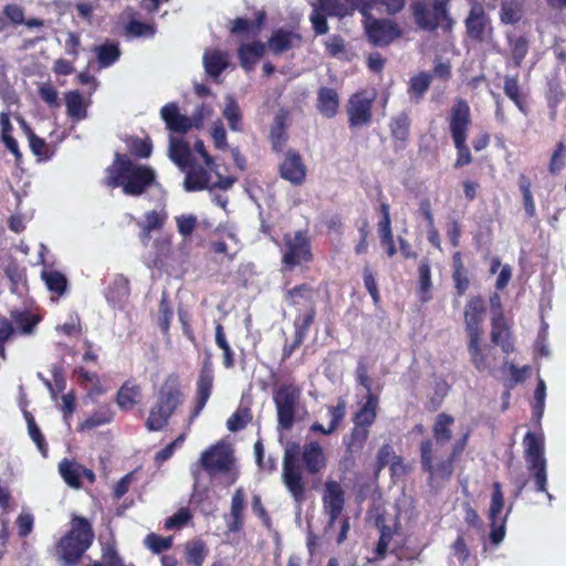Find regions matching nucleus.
Here are the masks:
<instances>
[{
  "label": "nucleus",
  "instance_id": "7c9ffc66",
  "mask_svg": "<svg viewBox=\"0 0 566 566\" xmlns=\"http://www.w3.org/2000/svg\"><path fill=\"white\" fill-rule=\"evenodd\" d=\"M265 50L266 44L261 41L240 44L237 54L241 67L248 73L254 71L259 60L264 55Z\"/></svg>",
  "mask_w": 566,
  "mask_h": 566
},
{
  "label": "nucleus",
  "instance_id": "c85d7f7f",
  "mask_svg": "<svg viewBox=\"0 0 566 566\" xmlns=\"http://www.w3.org/2000/svg\"><path fill=\"white\" fill-rule=\"evenodd\" d=\"M184 188L186 191L195 192L205 189H210L211 175L208 167H202L195 161L187 166Z\"/></svg>",
  "mask_w": 566,
  "mask_h": 566
},
{
  "label": "nucleus",
  "instance_id": "13d9d810",
  "mask_svg": "<svg viewBox=\"0 0 566 566\" xmlns=\"http://www.w3.org/2000/svg\"><path fill=\"white\" fill-rule=\"evenodd\" d=\"M369 436V430L366 428H361L359 426H355L352 429V432L348 437L344 438V444L346 447V451L349 453H354L363 449L365 442L367 441Z\"/></svg>",
  "mask_w": 566,
  "mask_h": 566
},
{
  "label": "nucleus",
  "instance_id": "b1692460",
  "mask_svg": "<svg viewBox=\"0 0 566 566\" xmlns=\"http://www.w3.org/2000/svg\"><path fill=\"white\" fill-rule=\"evenodd\" d=\"M379 213L380 220L377 223V231L380 244L385 248L387 255L392 258L397 253V249L391 229L390 206L386 201L380 202Z\"/></svg>",
  "mask_w": 566,
  "mask_h": 566
},
{
  "label": "nucleus",
  "instance_id": "052dcab7",
  "mask_svg": "<svg viewBox=\"0 0 566 566\" xmlns=\"http://www.w3.org/2000/svg\"><path fill=\"white\" fill-rule=\"evenodd\" d=\"M155 250L153 256V263L155 266L163 265L164 262L169 258L171 252V240L168 237L157 238L153 242Z\"/></svg>",
  "mask_w": 566,
  "mask_h": 566
},
{
  "label": "nucleus",
  "instance_id": "ea45409f",
  "mask_svg": "<svg viewBox=\"0 0 566 566\" xmlns=\"http://www.w3.org/2000/svg\"><path fill=\"white\" fill-rule=\"evenodd\" d=\"M169 158L181 169L185 170L193 160L189 144L181 138L170 137Z\"/></svg>",
  "mask_w": 566,
  "mask_h": 566
},
{
  "label": "nucleus",
  "instance_id": "79ce46f5",
  "mask_svg": "<svg viewBox=\"0 0 566 566\" xmlns=\"http://www.w3.org/2000/svg\"><path fill=\"white\" fill-rule=\"evenodd\" d=\"M454 418L446 412H441L436 417L432 426V436L438 446H444L452 439V426Z\"/></svg>",
  "mask_w": 566,
  "mask_h": 566
},
{
  "label": "nucleus",
  "instance_id": "aec40b11",
  "mask_svg": "<svg viewBox=\"0 0 566 566\" xmlns=\"http://www.w3.org/2000/svg\"><path fill=\"white\" fill-rule=\"evenodd\" d=\"M491 342L501 347L506 355L514 352V342L504 313H493L491 317Z\"/></svg>",
  "mask_w": 566,
  "mask_h": 566
},
{
  "label": "nucleus",
  "instance_id": "f8f14e48",
  "mask_svg": "<svg viewBox=\"0 0 566 566\" xmlns=\"http://www.w3.org/2000/svg\"><path fill=\"white\" fill-rule=\"evenodd\" d=\"M419 450L421 469L429 474L430 483L436 479L448 481L452 476L455 460L449 455L434 464L432 458L433 443L430 439L422 440Z\"/></svg>",
  "mask_w": 566,
  "mask_h": 566
},
{
  "label": "nucleus",
  "instance_id": "bf43d9fd",
  "mask_svg": "<svg viewBox=\"0 0 566 566\" xmlns=\"http://www.w3.org/2000/svg\"><path fill=\"white\" fill-rule=\"evenodd\" d=\"M127 147L130 155L139 159L149 158L153 153V143L149 137H130L127 140Z\"/></svg>",
  "mask_w": 566,
  "mask_h": 566
},
{
  "label": "nucleus",
  "instance_id": "7ed1b4c3",
  "mask_svg": "<svg viewBox=\"0 0 566 566\" xmlns=\"http://www.w3.org/2000/svg\"><path fill=\"white\" fill-rule=\"evenodd\" d=\"M184 398L179 375L176 373L167 375L155 394V400L149 408L145 421L147 430L160 431L166 428L170 418L184 403Z\"/></svg>",
  "mask_w": 566,
  "mask_h": 566
},
{
  "label": "nucleus",
  "instance_id": "4c0bfd02",
  "mask_svg": "<svg viewBox=\"0 0 566 566\" xmlns=\"http://www.w3.org/2000/svg\"><path fill=\"white\" fill-rule=\"evenodd\" d=\"M209 548L201 538L188 541L184 544V559L187 566H202Z\"/></svg>",
  "mask_w": 566,
  "mask_h": 566
},
{
  "label": "nucleus",
  "instance_id": "6e6d98bb",
  "mask_svg": "<svg viewBox=\"0 0 566 566\" xmlns=\"http://www.w3.org/2000/svg\"><path fill=\"white\" fill-rule=\"evenodd\" d=\"M41 276L51 292L56 293L59 296L66 292L67 279L63 273L59 271H43Z\"/></svg>",
  "mask_w": 566,
  "mask_h": 566
},
{
  "label": "nucleus",
  "instance_id": "37998d69",
  "mask_svg": "<svg viewBox=\"0 0 566 566\" xmlns=\"http://www.w3.org/2000/svg\"><path fill=\"white\" fill-rule=\"evenodd\" d=\"M114 416L115 413L109 406H101L84 421L78 423L77 431H90L97 427L111 423L114 420Z\"/></svg>",
  "mask_w": 566,
  "mask_h": 566
},
{
  "label": "nucleus",
  "instance_id": "a878e982",
  "mask_svg": "<svg viewBox=\"0 0 566 566\" xmlns=\"http://www.w3.org/2000/svg\"><path fill=\"white\" fill-rule=\"evenodd\" d=\"M143 398V388L134 378L123 382L117 390L115 402L122 411H130Z\"/></svg>",
  "mask_w": 566,
  "mask_h": 566
},
{
  "label": "nucleus",
  "instance_id": "58836bf2",
  "mask_svg": "<svg viewBox=\"0 0 566 566\" xmlns=\"http://www.w3.org/2000/svg\"><path fill=\"white\" fill-rule=\"evenodd\" d=\"M67 116L74 122H81L87 117V103L81 92L74 90L64 94Z\"/></svg>",
  "mask_w": 566,
  "mask_h": 566
},
{
  "label": "nucleus",
  "instance_id": "0e129e2a",
  "mask_svg": "<svg viewBox=\"0 0 566 566\" xmlns=\"http://www.w3.org/2000/svg\"><path fill=\"white\" fill-rule=\"evenodd\" d=\"M510 46L514 65L520 67L528 52V41L525 36L510 39Z\"/></svg>",
  "mask_w": 566,
  "mask_h": 566
},
{
  "label": "nucleus",
  "instance_id": "e433bc0d",
  "mask_svg": "<svg viewBox=\"0 0 566 566\" xmlns=\"http://www.w3.org/2000/svg\"><path fill=\"white\" fill-rule=\"evenodd\" d=\"M73 374L77 377L78 384L87 388V395L91 398L99 397L106 392L97 373L88 371L80 366L74 368Z\"/></svg>",
  "mask_w": 566,
  "mask_h": 566
},
{
  "label": "nucleus",
  "instance_id": "864d4df0",
  "mask_svg": "<svg viewBox=\"0 0 566 566\" xmlns=\"http://www.w3.org/2000/svg\"><path fill=\"white\" fill-rule=\"evenodd\" d=\"M412 14L417 25L427 31L437 30V23L432 20L431 11L423 2L412 4Z\"/></svg>",
  "mask_w": 566,
  "mask_h": 566
},
{
  "label": "nucleus",
  "instance_id": "39448f33",
  "mask_svg": "<svg viewBox=\"0 0 566 566\" xmlns=\"http://www.w3.org/2000/svg\"><path fill=\"white\" fill-rule=\"evenodd\" d=\"M94 539V532L87 518L74 516L71 528L56 544V555L64 566H75Z\"/></svg>",
  "mask_w": 566,
  "mask_h": 566
},
{
  "label": "nucleus",
  "instance_id": "c03bdc74",
  "mask_svg": "<svg viewBox=\"0 0 566 566\" xmlns=\"http://www.w3.org/2000/svg\"><path fill=\"white\" fill-rule=\"evenodd\" d=\"M203 65L207 74L217 77L229 65L228 54L220 50H209L203 55Z\"/></svg>",
  "mask_w": 566,
  "mask_h": 566
},
{
  "label": "nucleus",
  "instance_id": "2f4dec72",
  "mask_svg": "<svg viewBox=\"0 0 566 566\" xmlns=\"http://www.w3.org/2000/svg\"><path fill=\"white\" fill-rule=\"evenodd\" d=\"M284 301L294 308H310L316 306L314 300V289L307 283H301L284 292Z\"/></svg>",
  "mask_w": 566,
  "mask_h": 566
},
{
  "label": "nucleus",
  "instance_id": "5701e85b",
  "mask_svg": "<svg viewBox=\"0 0 566 566\" xmlns=\"http://www.w3.org/2000/svg\"><path fill=\"white\" fill-rule=\"evenodd\" d=\"M566 98V91L563 88L558 71H555L547 77L545 99L548 108L551 122H556L558 107Z\"/></svg>",
  "mask_w": 566,
  "mask_h": 566
},
{
  "label": "nucleus",
  "instance_id": "423d86ee",
  "mask_svg": "<svg viewBox=\"0 0 566 566\" xmlns=\"http://www.w3.org/2000/svg\"><path fill=\"white\" fill-rule=\"evenodd\" d=\"M523 446L527 469L535 482V490L545 493L551 500L552 495L547 491V462L543 434L527 431L523 439Z\"/></svg>",
  "mask_w": 566,
  "mask_h": 566
},
{
  "label": "nucleus",
  "instance_id": "0eeeda50",
  "mask_svg": "<svg viewBox=\"0 0 566 566\" xmlns=\"http://www.w3.org/2000/svg\"><path fill=\"white\" fill-rule=\"evenodd\" d=\"M282 241L281 263L284 270L293 271L295 268L313 261L312 242L307 230L284 233Z\"/></svg>",
  "mask_w": 566,
  "mask_h": 566
},
{
  "label": "nucleus",
  "instance_id": "09e8293b",
  "mask_svg": "<svg viewBox=\"0 0 566 566\" xmlns=\"http://www.w3.org/2000/svg\"><path fill=\"white\" fill-rule=\"evenodd\" d=\"M432 82V75L428 72H420L412 76L408 85V94L410 98L420 101L429 90Z\"/></svg>",
  "mask_w": 566,
  "mask_h": 566
},
{
  "label": "nucleus",
  "instance_id": "4468645a",
  "mask_svg": "<svg viewBox=\"0 0 566 566\" xmlns=\"http://www.w3.org/2000/svg\"><path fill=\"white\" fill-rule=\"evenodd\" d=\"M214 382V369L210 355H207L202 360L201 368L199 370V375L196 381V392H195V407L191 411L190 419L197 418L208 400L212 395Z\"/></svg>",
  "mask_w": 566,
  "mask_h": 566
},
{
  "label": "nucleus",
  "instance_id": "f3484780",
  "mask_svg": "<svg viewBox=\"0 0 566 566\" xmlns=\"http://www.w3.org/2000/svg\"><path fill=\"white\" fill-rule=\"evenodd\" d=\"M279 174L283 180L293 186H302L307 176V167L302 156L295 149H289L279 166Z\"/></svg>",
  "mask_w": 566,
  "mask_h": 566
},
{
  "label": "nucleus",
  "instance_id": "20e7f679",
  "mask_svg": "<svg viewBox=\"0 0 566 566\" xmlns=\"http://www.w3.org/2000/svg\"><path fill=\"white\" fill-rule=\"evenodd\" d=\"M449 133L457 150L455 168H462L473 161L468 146L469 130L472 125L471 108L464 98H455L447 117Z\"/></svg>",
  "mask_w": 566,
  "mask_h": 566
},
{
  "label": "nucleus",
  "instance_id": "a18cd8bd",
  "mask_svg": "<svg viewBox=\"0 0 566 566\" xmlns=\"http://www.w3.org/2000/svg\"><path fill=\"white\" fill-rule=\"evenodd\" d=\"M377 407H378V398L373 394H368V396L366 398V402L355 415V418H354L355 426H359L361 428H366L369 430V427L376 420Z\"/></svg>",
  "mask_w": 566,
  "mask_h": 566
},
{
  "label": "nucleus",
  "instance_id": "ddd939ff",
  "mask_svg": "<svg viewBox=\"0 0 566 566\" xmlns=\"http://www.w3.org/2000/svg\"><path fill=\"white\" fill-rule=\"evenodd\" d=\"M345 490L335 480H327L324 484L322 503L323 513L327 516V527L332 528L342 517L345 507Z\"/></svg>",
  "mask_w": 566,
  "mask_h": 566
},
{
  "label": "nucleus",
  "instance_id": "c9c22d12",
  "mask_svg": "<svg viewBox=\"0 0 566 566\" xmlns=\"http://www.w3.org/2000/svg\"><path fill=\"white\" fill-rule=\"evenodd\" d=\"M245 493L242 488H238L231 499L230 517L228 528L231 532H239L244 525Z\"/></svg>",
  "mask_w": 566,
  "mask_h": 566
},
{
  "label": "nucleus",
  "instance_id": "de8ad7c7",
  "mask_svg": "<svg viewBox=\"0 0 566 566\" xmlns=\"http://www.w3.org/2000/svg\"><path fill=\"white\" fill-rule=\"evenodd\" d=\"M97 63L101 69L113 65L120 56V50L117 43H105L94 46Z\"/></svg>",
  "mask_w": 566,
  "mask_h": 566
},
{
  "label": "nucleus",
  "instance_id": "774afa93",
  "mask_svg": "<svg viewBox=\"0 0 566 566\" xmlns=\"http://www.w3.org/2000/svg\"><path fill=\"white\" fill-rule=\"evenodd\" d=\"M102 560L105 566H135L133 563L124 562L114 543H107L102 547Z\"/></svg>",
  "mask_w": 566,
  "mask_h": 566
},
{
  "label": "nucleus",
  "instance_id": "6e6552de",
  "mask_svg": "<svg viewBox=\"0 0 566 566\" xmlns=\"http://www.w3.org/2000/svg\"><path fill=\"white\" fill-rule=\"evenodd\" d=\"M199 465L210 478L228 474L234 467L233 452L227 444L218 442L201 453Z\"/></svg>",
  "mask_w": 566,
  "mask_h": 566
},
{
  "label": "nucleus",
  "instance_id": "e2e57ef3",
  "mask_svg": "<svg viewBox=\"0 0 566 566\" xmlns=\"http://www.w3.org/2000/svg\"><path fill=\"white\" fill-rule=\"evenodd\" d=\"M251 420L252 415L249 408H238L227 420V428L231 432H238L244 429Z\"/></svg>",
  "mask_w": 566,
  "mask_h": 566
},
{
  "label": "nucleus",
  "instance_id": "49530a36",
  "mask_svg": "<svg viewBox=\"0 0 566 566\" xmlns=\"http://www.w3.org/2000/svg\"><path fill=\"white\" fill-rule=\"evenodd\" d=\"M22 126L25 135L28 136L29 146L33 155L39 159L49 160L52 157V153L50 151L45 139L38 136L24 120H22Z\"/></svg>",
  "mask_w": 566,
  "mask_h": 566
},
{
  "label": "nucleus",
  "instance_id": "f704fd0d",
  "mask_svg": "<svg viewBox=\"0 0 566 566\" xmlns=\"http://www.w3.org/2000/svg\"><path fill=\"white\" fill-rule=\"evenodd\" d=\"M327 411L331 417L328 427L325 428L322 423L314 422L310 428L311 431L325 436L332 434L336 431L345 418L346 401L343 398H339L335 406H327Z\"/></svg>",
  "mask_w": 566,
  "mask_h": 566
},
{
  "label": "nucleus",
  "instance_id": "680f3d73",
  "mask_svg": "<svg viewBox=\"0 0 566 566\" xmlns=\"http://www.w3.org/2000/svg\"><path fill=\"white\" fill-rule=\"evenodd\" d=\"M144 543L154 554H161L172 547L174 539L172 536L164 537L156 533H149Z\"/></svg>",
  "mask_w": 566,
  "mask_h": 566
},
{
  "label": "nucleus",
  "instance_id": "dca6fc26",
  "mask_svg": "<svg viewBox=\"0 0 566 566\" xmlns=\"http://www.w3.org/2000/svg\"><path fill=\"white\" fill-rule=\"evenodd\" d=\"M486 315V304L481 295L471 296L465 303L463 316L468 340L482 338L483 322Z\"/></svg>",
  "mask_w": 566,
  "mask_h": 566
},
{
  "label": "nucleus",
  "instance_id": "bb28decb",
  "mask_svg": "<svg viewBox=\"0 0 566 566\" xmlns=\"http://www.w3.org/2000/svg\"><path fill=\"white\" fill-rule=\"evenodd\" d=\"M266 21V13L264 11H258L254 20L247 18H235L230 22L229 32L235 36H251L256 38Z\"/></svg>",
  "mask_w": 566,
  "mask_h": 566
},
{
  "label": "nucleus",
  "instance_id": "5fc2aeb1",
  "mask_svg": "<svg viewBox=\"0 0 566 566\" xmlns=\"http://www.w3.org/2000/svg\"><path fill=\"white\" fill-rule=\"evenodd\" d=\"M11 317L18 325L20 332L25 335L32 334L41 321L39 315L32 314L28 311L12 312Z\"/></svg>",
  "mask_w": 566,
  "mask_h": 566
},
{
  "label": "nucleus",
  "instance_id": "72a5a7b5",
  "mask_svg": "<svg viewBox=\"0 0 566 566\" xmlns=\"http://www.w3.org/2000/svg\"><path fill=\"white\" fill-rule=\"evenodd\" d=\"M503 91L522 114L525 116L530 114L528 94L521 90L517 76L506 75L504 77Z\"/></svg>",
  "mask_w": 566,
  "mask_h": 566
},
{
  "label": "nucleus",
  "instance_id": "473e14b6",
  "mask_svg": "<svg viewBox=\"0 0 566 566\" xmlns=\"http://www.w3.org/2000/svg\"><path fill=\"white\" fill-rule=\"evenodd\" d=\"M301 40L302 38L298 33L281 28L273 31L268 40V46L274 54L280 55L293 49Z\"/></svg>",
  "mask_w": 566,
  "mask_h": 566
},
{
  "label": "nucleus",
  "instance_id": "412c9836",
  "mask_svg": "<svg viewBox=\"0 0 566 566\" xmlns=\"http://www.w3.org/2000/svg\"><path fill=\"white\" fill-rule=\"evenodd\" d=\"M481 340L482 338L468 340V352L471 363L479 373H492L496 360L494 349L490 346H482Z\"/></svg>",
  "mask_w": 566,
  "mask_h": 566
},
{
  "label": "nucleus",
  "instance_id": "338daca9",
  "mask_svg": "<svg viewBox=\"0 0 566 566\" xmlns=\"http://www.w3.org/2000/svg\"><path fill=\"white\" fill-rule=\"evenodd\" d=\"M566 156V145L564 142H558L555 145V148L552 153L549 163H548V171L551 175H558L564 167V159Z\"/></svg>",
  "mask_w": 566,
  "mask_h": 566
},
{
  "label": "nucleus",
  "instance_id": "603ef678",
  "mask_svg": "<svg viewBox=\"0 0 566 566\" xmlns=\"http://www.w3.org/2000/svg\"><path fill=\"white\" fill-rule=\"evenodd\" d=\"M315 317L316 306H312L310 308H306L303 313H298L295 316L293 323L294 334L298 335L300 337L306 338L311 326L315 322Z\"/></svg>",
  "mask_w": 566,
  "mask_h": 566
},
{
  "label": "nucleus",
  "instance_id": "a211bd4d",
  "mask_svg": "<svg viewBox=\"0 0 566 566\" xmlns=\"http://www.w3.org/2000/svg\"><path fill=\"white\" fill-rule=\"evenodd\" d=\"M368 40L376 46H386L401 35V30L394 21L374 19L366 24Z\"/></svg>",
  "mask_w": 566,
  "mask_h": 566
},
{
  "label": "nucleus",
  "instance_id": "4d7b16f0",
  "mask_svg": "<svg viewBox=\"0 0 566 566\" xmlns=\"http://www.w3.org/2000/svg\"><path fill=\"white\" fill-rule=\"evenodd\" d=\"M450 0H433L432 3V20L437 23V29L442 27L443 29H451L453 20L451 19L448 10Z\"/></svg>",
  "mask_w": 566,
  "mask_h": 566
},
{
  "label": "nucleus",
  "instance_id": "1a4fd4ad",
  "mask_svg": "<svg viewBox=\"0 0 566 566\" xmlns=\"http://www.w3.org/2000/svg\"><path fill=\"white\" fill-rule=\"evenodd\" d=\"M504 494L502 491V484L497 481L492 484V494L490 501V507L488 518L490 522V541L493 545H499L505 537L506 533V520L512 510L510 506L505 514L504 510Z\"/></svg>",
  "mask_w": 566,
  "mask_h": 566
},
{
  "label": "nucleus",
  "instance_id": "8fccbe9b",
  "mask_svg": "<svg viewBox=\"0 0 566 566\" xmlns=\"http://www.w3.org/2000/svg\"><path fill=\"white\" fill-rule=\"evenodd\" d=\"M517 184L522 195L525 213L527 218H533L536 214V208L532 193V182L526 175L521 174Z\"/></svg>",
  "mask_w": 566,
  "mask_h": 566
},
{
  "label": "nucleus",
  "instance_id": "69168bd1",
  "mask_svg": "<svg viewBox=\"0 0 566 566\" xmlns=\"http://www.w3.org/2000/svg\"><path fill=\"white\" fill-rule=\"evenodd\" d=\"M129 281L124 275H117L108 287V295L113 300H124L129 296Z\"/></svg>",
  "mask_w": 566,
  "mask_h": 566
},
{
  "label": "nucleus",
  "instance_id": "9d476101",
  "mask_svg": "<svg viewBox=\"0 0 566 566\" xmlns=\"http://www.w3.org/2000/svg\"><path fill=\"white\" fill-rule=\"evenodd\" d=\"M298 398L300 389L293 384H283L274 391L279 426L284 430H290L294 424Z\"/></svg>",
  "mask_w": 566,
  "mask_h": 566
},
{
  "label": "nucleus",
  "instance_id": "2eb2a0df",
  "mask_svg": "<svg viewBox=\"0 0 566 566\" xmlns=\"http://www.w3.org/2000/svg\"><path fill=\"white\" fill-rule=\"evenodd\" d=\"M464 25L467 35L472 41L482 43L493 35L491 18L485 12L484 7L479 2L472 4L464 20Z\"/></svg>",
  "mask_w": 566,
  "mask_h": 566
},
{
  "label": "nucleus",
  "instance_id": "393cba45",
  "mask_svg": "<svg viewBox=\"0 0 566 566\" xmlns=\"http://www.w3.org/2000/svg\"><path fill=\"white\" fill-rule=\"evenodd\" d=\"M160 116L171 133L186 134L192 128L190 117L180 114L177 103H168L160 109Z\"/></svg>",
  "mask_w": 566,
  "mask_h": 566
},
{
  "label": "nucleus",
  "instance_id": "f03ea898",
  "mask_svg": "<svg viewBox=\"0 0 566 566\" xmlns=\"http://www.w3.org/2000/svg\"><path fill=\"white\" fill-rule=\"evenodd\" d=\"M104 184L108 188H122L126 196L139 197L156 184V171L148 165L135 163L128 155L115 154L114 161L105 170Z\"/></svg>",
  "mask_w": 566,
  "mask_h": 566
},
{
  "label": "nucleus",
  "instance_id": "cd10ccee",
  "mask_svg": "<svg viewBox=\"0 0 566 566\" xmlns=\"http://www.w3.org/2000/svg\"><path fill=\"white\" fill-rule=\"evenodd\" d=\"M389 467L391 475H399L406 472L403 459L397 455L390 443H384L376 455L375 471L376 473Z\"/></svg>",
  "mask_w": 566,
  "mask_h": 566
},
{
  "label": "nucleus",
  "instance_id": "c756f323",
  "mask_svg": "<svg viewBox=\"0 0 566 566\" xmlns=\"http://www.w3.org/2000/svg\"><path fill=\"white\" fill-rule=\"evenodd\" d=\"M340 106L338 92L333 87L321 86L317 90L316 109L325 118H334Z\"/></svg>",
  "mask_w": 566,
  "mask_h": 566
},
{
  "label": "nucleus",
  "instance_id": "3c124183",
  "mask_svg": "<svg viewBox=\"0 0 566 566\" xmlns=\"http://www.w3.org/2000/svg\"><path fill=\"white\" fill-rule=\"evenodd\" d=\"M222 115L227 119L231 130H242V113L239 104L233 97H228Z\"/></svg>",
  "mask_w": 566,
  "mask_h": 566
},
{
  "label": "nucleus",
  "instance_id": "6ab92c4d",
  "mask_svg": "<svg viewBox=\"0 0 566 566\" xmlns=\"http://www.w3.org/2000/svg\"><path fill=\"white\" fill-rule=\"evenodd\" d=\"M392 148L396 153L407 148L410 139L411 118L407 112L394 115L388 124Z\"/></svg>",
  "mask_w": 566,
  "mask_h": 566
},
{
  "label": "nucleus",
  "instance_id": "9b49d317",
  "mask_svg": "<svg viewBox=\"0 0 566 566\" xmlns=\"http://www.w3.org/2000/svg\"><path fill=\"white\" fill-rule=\"evenodd\" d=\"M375 98L376 94L367 90L358 91L349 96L346 113L350 128H359L371 123Z\"/></svg>",
  "mask_w": 566,
  "mask_h": 566
},
{
  "label": "nucleus",
  "instance_id": "a19ab883",
  "mask_svg": "<svg viewBox=\"0 0 566 566\" xmlns=\"http://www.w3.org/2000/svg\"><path fill=\"white\" fill-rule=\"evenodd\" d=\"M418 289L417 293L422 303H427L432 298V280H431V265L429 259L424 258L420 261L418 266Z\"/></svg>",
  "mask_w": 566,
  "mask_h": 566
},
{
  "label": "nucleus",
  "instance_id": "f257e3e1",
  "mask_svg": "<svg viewBox=\"0 0 566 566\" xmlns=\"http://www.w3.org/2000/svg\"><path fill=\"white\" fill-rule=\"evenodd\" d=\"M300 454L305 471L312 475L324 470L327 463L323 447L317 441L305 443L302 451L300 444L295 442L286 447L283 458L282 481L297 504H302L306 499V483L301 469L297 467Z\"/></svg>",
  "mask_w": 566,
  "mask_h": 566
},
{
  "label": "nucleus",
  "instance_id": "4be33fe9",
  "mask_svg": "<svg viewBox=\"0 0 566 566\" xmlns=\"http://www.w3.org/2000/svg\"><path fill=\"white\" fill-rule=\"evenodd\" d=\"M59 472L64 482L73 489L82 488V478L87 479L91 483L95 481V474L91 469L69 459H63L60 462Z\"/></svg>",
  "mask_w": 566,
  "mask_h": 566
}]
</instances>
